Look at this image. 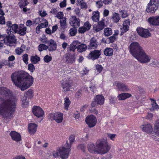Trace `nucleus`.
<instances>
[{
    "label": "nucleus",
    "mask_w": 159,
    "mask_h": 159,
    "mask_svg": "<svg viewBox=\"0 0 159 159\" xmlns=\"http://www.w3.org/2000/svg\"><path fill=\"white\" fill-rule=\"evenodd\" d=\"M17 99L6 88L0 87V113L5 120H9L14 112Z\"/></svg>",
    "instance_id": "nucleus-1"
},
{
    "label": "nucleus",
    "mask_w": 159,
    "mask_h": 159,
    "mask_svg": "<svg viewBox=\"0 0 159 159\" xmlns=\"http://www.w3.org/2000/svg\"><path fill=\"white\" fill-rule=\"evenodd\" d=\"M12 81L15 85L24 91L33 84L34 78L28 73L23 71H16L11 75Z\"/></svg>",
    "instance_id": "nucleus-2"
},
{
    "label": "nucleus",
    "mask_w": 159,
    "mask_h": 159,
    "mask_svg": "<svg viewBox=\"0 0 159 159\" xmlns=\"http://www.w3.org/2000/svg\"><path fill=\"white\" fill-rule=\"evenodd\" d=\"M129 49L130 54L140 63H146L150 61L151 57L147 54L138 43H132Z\"/></svg>",
    "instance_id": "nucleus-3"
},
{
    "label": "nucleus",
    "mask_w": 159,
    "mask_h": 159,
    "mask_svg": "<svg viewBox=\"0 0 159 159\" xmlns=\"http://www.w3.org/2000/svg\"><path fill=\"white\" fill-rule=\"evenodd\" d=\"M96 147L93 143H89L88 144V150L91 153L103 154L107 153L110 149L106 138L98 140Z\"/></svg>",
    "instance_id": "nucleus-4"
},
{
    "label": "nucleus",
    "mask_w": 159,
    "mask_h": 159,
    "mask_svg": "<svg viewBox=\"0 0 159 159\" xmlns=\"http://www.w3.org/2000/svg\"><path fill=\"white\" fill-rule=\"evenodd\" d=\"M159 6V0H150L147 4L146 11L149 13H154Z\"/></svg>",
    "instance_id": "nucleus-5"
},
{
    "label": "nucleus",
    "mask_w": 159,
    "mask_h": 159,
    "mask_svg": "<svg viewBox=\"0 0 159 159\" xmlns=\"http://www.w3.org/2000/svg\"><path fill=\"white\" fill-rule=\"evenodd\" d=\"M65 147L59 148V154L60 155V157L62 159H66L67 158L69 155V153L70 151L71 145H69L66 142V144Z\"/></svg>",
    "instance_id": "nucleus-6"
},
{
    "label": "nucleus",
    "mask_w": 159,
    "mask_h": 159,
    "mask_svg": "<svg viewBox=\"0 0 159 159\" xmlns=\"http://www.w3.org/2000/svg\"><path fill=\"white\" fill-rule=\"evenodd\" d=\"M33 97V93L31 89H30L25 92L21 99L23 107H28L29 104L28 98H32Z\"/></svg>",
    "instance_id": "nucleus-7"
},
{
    "label": "nucleus",
    "mask_w": 159,
    "mask_h": 159,
    "mask_svg": "<svg viewBox=\"0 0 159 159\" xmlns=\"http://www.w3.org/2000/svg\"><path fill=\"white\" fill-rule=\"evenodd\" d=\"M61 86L62 90L64 92H67L70 90L72 85V81L67 78H64L61 81Z\"/></svg>",
    "instance_id": "nucleus-8"
},
{
    "label": "nucleus",
    "mask_w": 159,
    "mask_h": 159,
    "mask_svg": "<svg viewBox=\"0 0 159 159\" xmlns=\"http://www.w3.org/2000/svg\"><path fill=\"white\" fill-rule=\"evenodd\" d=\"M104 97L101 95H98L94 97L93 100V101L91 106L92 107H94L98 105H102L104 103Z\"/></svg>",
    "instance_id": "nucleus-9"
},
{
    "label": "nucleus",
    "mask_w": 159,
    "mask_h": 159,
    "mask_svg": "<svg viewBox=\"0 0 159 159\" xmlns=\"http://www.w3.org/2000/svg\"><path fill=\"white\" fill-rule=\"evenodd\" d=\"M63 114L61 113L60 112L51 114L49 115L50 119L52 120H55L58 123H60L62 122L63 119Z\"/></svg>",
    "instance_id": "nucleus-10"
},
{
    "label": "nucleus",
    "mask_w": 159,
    "mask_h": 159,
    "mask_svg": "<svg viewBox=\"0 0 159 159\" xmlns=\"http://www.w3.org/2000/svg\"><path fill=\"white\" fill-rule=\"evenodd\" d=\"M136 31L139 35L142 37L147 38L151 35V33L147 29L138 27L136 29Z\"/></svg>",
    "instance_id": "nucleus-11"
},
{
    "label": "nucleus",
    "mask_w": 159,
    "mask_h": 159,
    "mask_svg": "<svg viewBox=\"0 0 159 159\" xmlns=\"http://www.w3.org/2000/svg\"><path fill=\"white\" fill-rule=\"evenodd\" d=\"M104 19H102L100 21H98L97 24H95L93 26V29L95 32H98L102 30L106 26L104 22Z\"/></svg>",
    "instance_id": "nucleus-12"
},
{
    "label": "nucleus",
    "mask_w": 159,
    "mask_h": 159,
    "mask_svg": "<svg viewBox=\"0 0 159 159\" xmlns=\"http://www.w3.org/2000/svg\"><path fill=\"white\" fill-rule=\"evenodd\" d=\"M101 51L95 49L91 51L87 57L88 58L93 61L98 59L101 55Z\"/></svg>",
    "instance_id": "nucleus-13"
},
{
    "label": "nucleus",
    "mask_w": 159,
    "mask_h": 159,
    "mask_svg": "<svg viewBox=\"0 0 159 159\" xmlns=\"http://www.w3.org/2000/svg\"><path fill=\"white\" fill-rule=\"evenodd\" d=\"M85 122L91 128L95 125L97 122V120L94 116L90 115L86 117Z\"/></svg>",
    "instance_id": "nucleus-14"
},
{
    "label": "nucleus",
    "mask_w": 159,
    "mask_h": 159,
    "mask_svg": "<svg viewBox=\"0 0 159 159\" xmlns=\"http://www.w3.org/2000/svg\"><path fill=\"white\" fill-rule=\"evenodd\" d=\"M98 42L95 37H92L90 40L89 43L88 45V48L89 50L95 49L98 48Z\"/></svg>",
    "instance_id": "nucleus-15"
},
{
    "label": "nucleus",
    "mask_w": 159,
    "mask_h": 159,
    "mask_svg": "<svg viewBox=\"0 0 159 159\" xmlns=\"http://www.w3.org/2000/svg\"><path fill=\"white\" fill-rule=\"evenodd\" d=\"M32 112L37 117L39 118L44 115V112L42 109L38 106L34 107L32 108Z\"/></svg>",
    "instance_id": "nucleus-16"
},
{
    "label": "nucleus",
    "mask_w": 159,
    "mask_h": 159,
    "mask_svg": "<svg viewBox=\"0 0 159 159\" xmlns=\"http://www.w3.org/2000/svg\"><path fill=\"white\" fill-rule=\"evenodd\" d=\"M66 61V63L72 64L75 61L76 57L75 54H71L68 52L65 54Z\"/></svg>",
    "instance_id": "nucleus-17"
},
{
    "label": "nucleus",
    "mask_w": 159,
    "mask_h": 159,
    "mask_svg": "<svg viewBox=\"0 0 159 159\" xmlns=\"http://www.w3.org/2000/svg\"><path fill=\"white\" fill-rule=\"evenodd\" d=\"M148 22L151 25L155 26H159V16H152L148 20Z\"/></svg>",
    "instance_id": "nucleus-18"
},
{
    "label": "nucleus",
    "mask_w": 159,
    "mask_h": 159,
    "mask_svg": "<svg viewBox=\"0 0 159 159\" xmlns=\"http://www.w3.org/2000/svg\"><path fill=\"white\" fill-rule=\"evenodd\" d=\"M114 84L119 90L123 92H127L129 90L128 86L123 83L116 81L115 83Z\"/></svg>",
    "instance_id": "nucleus-19"
},
{
    "label": "nucleus",
    "mask_w": 159,
    "mask_h": 159,
    "mask_svg": "<svg viewBox=\"0 0 159 159\" xmlns=\"http://www.w3.org/2000/svg\"><path fill=\"white\" fill-rule=\"evenodd\" d=\"M80 44V43L77 41H73L70 46L67 47V52L69 53H70L71 51L74 52L76 48L78 49L79 44Z\"/></svg>",
    "instance_id": "nucleus-20"
},
{
    "label": "nucleus",
    "mask_w": 159,
    "mask_h": 159,
    "mask_svg": "<svg viewBox=\"0 0 159 159\" xmlns=\"http://www.w3.org/2000/svg\"><path fill=\"white\" fill-rule=\"evenodd\" d=\"M80 21L79 18H77L75 16H72L70 18L69 23L71 25L77 27L80 26Z\"/></svg>",
    "instance_id": "nucleus-21"
},
{
    "label": "nucleus",
    "mask_w": 159,
    "mask_h": 159,
    "mask_svg": "<svg viewBox=\"0 0 159 159\" xmlns=\"http://www.w3.org/2000/svg\"><path fill=\"white\" fill-rule=\"evenodd\" d=\"M12 139L16 142H19L21 140V136L18 133L15 131H11L10 133Z\"/></svg>",
    "instance_id": "nucleus-22"
},
{
    "label": "nucleus",
    "mask_w": 159,
    "mask_h": 159,
    "mask_svg": "<svg viewBox=\"0 0 159 159\" xmlns=\"http://www.w3.org/2000/svg\"><path fill=\"white\" fill-rule=\"evenodd\" d=\"M140 128L142 130L148 133H151L153 131V128L150 124L141 125Z\"/></svg>",
    "instance_id": "nucleus-23"
},
{
    "label": "nucleus",
    "mask_w": 159,
    "mask_h": 159,
    "mask_svg": "<svg viewBox=\"0 0 159 159\" xmlns=\"http://www.w3.org/2000/svg\"><path fill=\"white\" fill-rule=\"evenodd\" d=\"M48 44L49 47L48 50L49 51H55L57 49V44L56 42L52 39H50L48 41Z\"/></svg>",
    "instance_id": "nucleus-24"
},
{
    "label": "nucleus",
    "mask_w": 159,
    "mask_h": 159,
    "mask_svg": "<svg viewBox=\"0 0 159 159\" xmlns=\"http://www.w3.org/2000/svg\"><path fill=\"white\" fill-rule=\"evenodd\" d=\"M6 40L7 42L11 44L15 43L16 39L15 36L13 34H11L8 36H5Z\"/></svg>",
    "instance_id": "nucleus-25"
},
{
    "label": "nucleus",
    "mask_w": 159,
    "mask_h": 159,
    "mask_svg": "<svg viewBox=\"0 0 159 159\" xmlns=\"http://www.w3.org/2000/svg\"><path fill=\"white\" fill-rule=\"evenodd\" d=\"M27 28L23 24H21L18 27L17 33L20 36H24L26 32Z\"/></svg>",
    "instance_id": "nucleus-26"
},
{
    "label": "nucleus",
    "mask_w": 159,
    "mask_h": 159,
    "mask_svg": "<svg viewBox=\"0 0 159 159\" xmlns=\"http://www.w3.org/2000/svg\"><path fill=\"white\" fill-rule=\"evenodd\" d=\"M37 126L36 125L31 123L29 124L28 127V130L30 134L33 135L37 130Z\"/></svg>",
    "instance_id": "nucleus-27"
},
{
    "label": "nucleus",
    "mask_w": 159,
    "mask_h": 159,
    "mask_svg": "<svg viewBox=\"0 0 159 159\" xmlns=\"http://www.w3.org/2000/svg\"><path fill=\"white\" fill-rule=\"evenodd\" d=\"M131 96V94L126 93H123L117 96V98L119 100H124L130 97Z\"/></svg>",
    "instance_id": "nucleus-28"
},
{
    "label": "nucleus",
    "mask_w": 159,
    "mask_h": 159,
    "mask_svg": "<svg viewBox=\"0 0 159 159\" xmlns=\"http://www.w3.org/2000/svg\"><path fill=\"white\" fill-rule=\"evenodd\" d=\"M92 18L93 21L95 22H98L99 21V13L98 11H95L93 12Z\"/></svg>",
    "instance_id": "nucleus-29"
},
{
    "label": "nucleus",
    "mask_w": 159,
    "mask_h": 159,
    "mask_svg": "<svg viewBox=\"0 0 159 159\" xmlns=\"http://www.w3.org/2000/svg\"><path fill=\"white\" fill-rule=\"evenodd\" d=\"M113 50L110 48H107L104 50V53L105 55L107 56H111L113 55Z\"/></svg>",
    "instance_id": "nucleus-30"
},
{
    "label": "nucleus",
    "mask_w": 159,
    "mask_h": 159,
    "mask_svg": "<svg viewBox=\"0 0 159 159\" xmlns=\"http://www.w3.org/2000/svg\"><path fill=\"white\" fill-rule=\"evenodd\" d=\"M88 46L84 43H81L80 45L79 44L77 51L80 52L85 51L87 48Z\"/></svg>",
    "instance_id": "nucleus-31"
},
{
    "label": "nucleus",
    "mask_w": 159,
    "mask_h": 159,
    "mask_svg": "<svg viewBox=\"0 0 159 159\" xmlns=\"http://www.w3.org/2000/svg\"><path fill=\"white\" fill-rule=\"evenodd\" d=\"M120 19V15L116 12H114L112 15V19L113 21L115 23L118 22Z\"/></svg>",
    "instance_id": "nucleus-32"
},
{
    "label": "nucleus",
    "mask_w": 159,
    "mask_h": 159,
    "mask_svg": "<svg viewBox=\"0 0 159 159\" xmlns=\"http://www.w3.org/2000/svg\"><path fill=\"white\" fill-rule=\"evenodd\" d=\"M154 132L156 135L159 136V120L156 122L154 127Z\"/></svg>",
    "instance_id": "nucleus-33"
},
{
    "label": "nucleus",
    "mask_w": 159,
    "mask_h": 159,
    "mask_svg": "<svg viewBox=\"0 0 159 159\" xmlns=\"http://www.w3.org/2000/svg\"><path fill=\"white\" fill-rule=\"evenodd\" d=\"M66 18L64 17L60 21V25L61 29H65L67 27V23L66 22Z\"/></svg>",
    "instance_id": "nucleus-34"
},
{
    "label": "nucleus",
    "mask_w": 159,
    "mask_h": 159,
    "mask_svg": "<svg viewBox=\"0 0 159 159\" xmlns=\"http://www.w3.org/2000/svg\"><path fill=\"white\" fill-rule=\"evenodd\" d=\"M19 27L17 24H12L11 26V29H9L8 30L9 31V32L11 33L12 32L13 33H17L18 32V29Z\"/></svg>",
    "instance_id": "nucleus-35"
},
{
    "label": "nucleus",
    "mask_w": 159,
    "mask_h": 159,
    "mask_svg": "<svg viewBox=\"0 0 159 159\" xmlns=\"http://www.w3.org/2000/svg\"><path fill=\"white\" fill-rule=\"evenodd\" d=\"M30 60L34 64L37 63L40 60V58L37 55L32 56L31 57Z\"/></svg>",
    "instance_id": "nucleus-36"
},
{
    "label": "nucleus",
    "mask_w": 159,
    "mask_h": 159,
    "mask_svg": "<svg viewBox=\"0 0 159 159\" xmlns=\"http://www.w3.org/2000/svg\"><path fill=\"white\" fill-rule=\"evenodd\" d=\"M29 3L27 0H21L18 3V5L20 7L22 8L27 6Z\"/></svg>",
    "instance_id": "nucleus-37"
},
{
    "label": "nucleus",
    "mask_w": 159,
    "mask_h": 159,
    "mask_svg": "<svg viewBox=\"0 0 159 159\" xmlns=\"http://www.w3.org/2000/svg\"><path fill=\"white\" fill-rule=\"evenodd\" d=\"M112 34V31L111 28H105L104 30V35L106 36H109Z\"/></svg>",
    "instance_id": "nucleus-38"
},
{
    "label": "nucleus",
    "mask_w": 159,
    "mask_h": 159,
    "mask_svg": "<svg viewBox=\"0 0 159 159\" xmlns=\"http://www.w3.org/2000/svg\"><path fill=\"white\" fill-rule=\"evenodd\" d=\"M64 103V108L65 109L68 110L69 106L70 103V101L68 97H66L65 99Z\"/></svg>",
    "instance_id": "nucleus-39"
},
{
    "label": "nucleus",
    "mask_w": 159,
    "mask_h": 159,
    "mask_svg": "<svg viewBox=\"0 0 159 159\" xmlns=\"http://www.w3.org/2000/svg\"><path fill=\"white\" fill-rule=\"evenodd\" d=\"M76 27H74L71 28L69 30V33L70 35L72 36H74L76 35L77 32Z\"/></svg>",
    "instance_id": "nucleus-40"
},
{
    "label": "nucleus",
    "mask_w": 159,
    "mask_h": 159,
    "mask_svg": "<svg viewBox=\"0 0 159 159\" xmlns=\"http://www.w3.org/2000/svg\"><path fill=\"white\" fill-rule=\"evenodd\" d=\"M48 48V47L44 44H40L39 46L38 50L39 51L41 52L43 50H46Z\"/></svg>",
    "instance_id": "nucleus-41"
},
{
    "label": "nucleus",
    "mask_w": 159,
    "mask_h": 159,
    "mask_svg": "<svg viewBox=\"0 0 159 159\" xmlns=\"http://www.w3.org/2000/svg\"><path fill=\"white\" fill-rule=\"evenodd\" d=\"M43 23H41L38 25L41 28H46L48 25V21L45 20L44 19L43 20Z\"/></svg>",
    "instance_id": "nucleus-42"
},
{
    "label": "nucleus",
    "mask_w": 159,
    "mask_h": 159,
    "mask_svg": "<svg viewBox=\"0 0 159 159\" xmlns=\"http://www.w3.org/2000/svg\"><path fill=\"white\" fill-rule=\"evenodd\" d=\"M150 65L151 66H155L157 67H159V60L155 59H153Z\"/></svg>",
    "instance_id": "nucleus-43"
},
{
    "label": "nucleus",
    "mask_w": 159,
    "mask_h": 159,
    "mask_svg": "<svg viewBox=\"0 0 159 159\" xmlns=\"http://www.w3.org/2000/svg\"><path fill=\"white\" fill-rule=\"evenodd\" d=\"M52 60L51 56H49L48 55H47L43 58L44 61L46 63H48Z\"/></svg>",
    "instance_id": "nucleus-44"
},
{
    "label": "nucleus",
    "mask_w": 159,
    "mask_h": 159,
    "mask_svg": "<svg viewBox=\"0 0 159 159\" xmlns=\"http://www.w3.org/2000/svg\"><path fill=\"white\" fill-rule=\"evenodd\" d=\"M83 26L88 31L90 29L91 25L90 24L89 22L87 21L84 23Z\"/></svg>",
    "instance_id": "nucleus-45"
},
{
    "label": "nucleus",
    "mask_w": 159,
    "mask_h": 159,
    "mask_svg": "<svg viewBox=\"0 0 159 159\" xmlns=\"http://www.w3.org/2000/svg\"><path fill=\"white\" fill-rule=\"evenodd\" d=\"M129 26L123 25V28L121 29V31L120 33V35H122L123 33L126 32L129 30Z\"/></svg>",
    "instance_id": "nucleus-46"
},
{
    "label": "nucleus",
    "mask_w": 159,
    "mask_h": 159,
    "mask_svg": "<svg viewBox=\"0 0 159 159\" xmlns=\"http://www.w3.org/2000/svg\"><path fill=\"white\" fill-rule=\"evenodd\" d=\"M116 39L117 38L113 35L107 38V39L109 40V43H113L115 41Z\"/></svg>",
    "instance_id": "nucleus-47"
},
{
    "label": "nucleus",
    "mask_w": 159,
    "mask_h": 159,
    "mask_svg": "<svg viewBox=\"0 0 159 159\" xmlns=\"http://www.w3.org/2000/svg\"><path fill=\"white\" fill-rule=\"evenodd\" d=\"M119 12L120 13H121V16L122 18H125L128 16L127 11L125 10H120Z\"/></svg>",
    "instance_id": "nucleus-48"
},
{
    "label": "nucleus",
    "mask_w": 159,
    "mask_h": 159,
    "mask_svg": "<svg viewBox=\"0 0 159 159\" xmlns=\"http://www.w3.org/2000/svg\"><path fill=\"white\" fill-rule=\"evenodd\" d=\"M28 70L31 72H33L35 70V68L33 64H30L28 65Z\"/></svg>",
    "instance_id": "nucleus-49"
},
{
    "label": "nucleus",
    "mask_w": 159,
    "mask_h": 159,
    "mask_svg": "<svg viewBox=\"0 0 159 159\" xmlns=\"http://www.w3.org/2000/svg\"><path fill=\"white\" fill-rule=\"evenodd\" d=\"M22 59L23 61L26 64H28V55L27 54H25L22 56Z\"/></svg>",
    "instance_id": "nucleus-50"
},
{
    "label": "nucleus",
    "mask_w": 159,
    "mask_h": 159,
    "mask_svg": "<svg viewBox=\"0 0 159 159\" xmlns=\"http://www.w3.org/2000/svg\"><path fill=\"white\" fill-rule=\"evenodd\" d=\"M80 5L81 8L86 9L87 7V6L86 3L83 0H81L80 1Z\"/></svg>",
    "instance_id": "nucleus-51"
},
{
    "label": "nucleus",
    "mask_w": 159,
    "mask_h": 159,
    "mask_svg": "<svg viewBox=\"0 0 159 159\" xmlns=\"http://www.w3.org/2000/svg\"><path fill=\"white\" fill-rule=\"evenodd\" d=\"M2 39L0 41V48L3 47L4 43L6 42L5 36H3Z\"/></svg>",
    "instance_id": "nucleus-52"
},
{
    "label": "nucleus",
    "mask_w": 159,
    "mask_h": 159,
    "mask_svg": "<svg viewBox=\"0 0 159 159\" xmlns=\"http://www.w3.org/2000/svg\"><path fill=\"white\" fill-rule=\"evenodd\" d=\"M63 16L64 14L63 12L59 11L57 13L56 16L59 19H62L64 18L63 17Z\"/></svg>",
    "instance_id": "nucleus-53"
},
{
    "label": "nucleus",
    "mask_w": 159,
    "mask_h": 159,
    "mask_svg": "<svg viewBox=\"0 0 159 159\" xmlns=\"http://www.w3.org/2000/svg\"><path fill=\"white\" fill-rule=\"evenodd\" d=\"M96 69L99 73H101L103 69V67L101 65L97 64L95 66Z\"/></svg>",
    "instance_id": "nucleus-54"
},
{
    "label": "nucleus",
    "mask_w": 159,
    "mask_h": 159,
    "mask_svg": "<svg viewBox=\"0 0 159 159\" xmlns=\"http://www.w3.org/2000/svg\"><path fill=\"white\" fill-rule=\"evenodd\" d=\"M88 31L83 26L79 28L78 32L79 33L84 34L86 31Z\"/></svg>",
    "instance_id": "nucleus-55"
},
{
    "label": "nucleus",
    "mask_w": 159,
    "mask_h": 159,
    "mask_svg": "<svg viewBox=\"0 0 159 159\" xmlns=\"http://www.w3.org/2000/svg\"><path fill=\"white\" fill-rule=\"evenodd\" d=\"M109 100L110 103L114 104L116 102V99L115 97L111 96L109 97Z\"/></svg>",
    "instance_id": "nucleus-56"
},
{
    "label": "nucleus",
    "mask_w": 159,
    "mask_h": 159,
    "mask_svg": "<svg viewBox=\"0 0 159 159\" xmlns=\"http://www.w3.org/2000/svg\"><path fill=\"white\" fill-rule=\"evenodd\" d=\"M107 137L108 138H110V139L112 140H114L115 138V137L116 136V134H107Z\"/></svg>",
    "instance_id": "nucleus-57"
},
{
    "label": "nucleus",
    "mask_w": 159,
    "mask_h": 159,
    "mask_svg": "<svg viewBox=\"0 0 159 159\" xmlns=\"http://www.w3.org/2000/svg\"><path fill=\"white\" fill-rule=\"evenodd\" d=\"M78 149H80L83 152H84L85 149V146L84 144H80L78 146Z\"/></svg>",
    "instance_id": "nucleus-58"
},
{
    "label": "nucleus",
    "mask_w": 159,
    "mask_h": 159,
    "mask_svg": "<svg viewBox=\"0 0 159 159\" xmlns=\"http://www.w3.org/2000/svg\"><path fill=\"white\" fill-rule=\"evenodd\" d=\"M24 50H22L21 49H20L19 48H17L15 50V52L18 55H20L21 53L23 52Z\"/></svg>",
    "instance_id": "nucleus-59"
},
{
    "label": "nucleus",
    "mask_w": 159,
    "mask_h": 159,
    "mask_svg": "<svg viewBox=\"0 0 159 159\" xmlns=\"http://www.w3.org/2000/svg\"><path fill=\"white\" fill-rule=\"evenodd\" d=\"M66 0H64L61 2L59 4V6L61 8H63L66 7Z\"/></svg>",
    "instance_id": "nucleus-60"
},
{
    "label": "nucleus",
    "mask_w": 159,
    "mask_h": 159,
    "mask_svg": "<svg viewBox=\"0 0 159 159\" xmlns=\"http://www.w3.org/2000/svg\"><path fill=\"white\" fill-rule=\"evenodd\" d=\"M53 155L55 158H57L59 157H60V155L59 154V149L57 150V151L54 152Z\"/></svg>",
    "instance_id": "nucleus-61"
},
{
    "label": "nucleus",
    "mask_w": 159,
    "mask_h": 159,
    "mask_svg": "<svg viewBox=\"0 0 159 159\" xmlns=\"http://www.w3.org/2000/svg\"><path fill=\"white\" fill-rule=\"evenodd\" d=\"M152 106L154 109L158 110L159 108L158 105L157 104L156 102H152Z\"/></svg>",
    "instance_id": "nucleus-62"
},
{
    "label": "nucleus",
    "mask_w": 159,
    "mask_h": 159,
    "mask_svg": "<svg viewBox=\"0 0 159 159\" xmlns=\"http://www.w3.org/2000/svg\"><path fill=\"white\" fill-rule=\"evenodd\" d=\"M82 93V90H79L76 92L75 94L76 98H78L80 97Z\"/></svg>",
    "instance_id": "nucleus-63"
},
{
    "label": "nucleus",
    "mask_w": 159,
    "mask_h": 159,
    "mask_svg": "<svg viewBox=\"0 0 159 159\" xmlns=\"http://www.w3.org/2000/svg\"><path fill=\"white\" fill-rule=\"evenodd\" d=\"M111 154L110 153H108L104 157H102L101 159H111Z\"/></svg>",
    "instance_id": "nucleus-64"
}]
</instances>
